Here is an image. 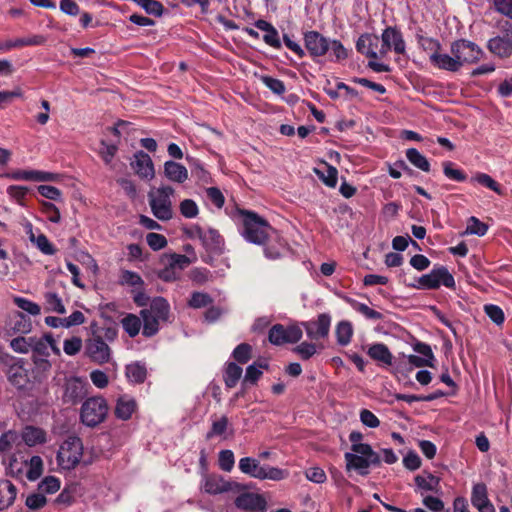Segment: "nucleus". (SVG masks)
I'll list each match as a JSON object with an SVG mask.
<instances>
[{
  "instance_id": "e433bc0d",
  "label": "nucleus",
  "mask_w": 512,
  "mask_h": 512,
  "mask_svg": "<svg viewBox=\"0 0 512 512\" xmlns=\"http://www.w3.org/2000/svg\"><path fill=\"white\" fill-rule=\"evenodd\" d=\"M336 339L340 346H347L353 336V326L351 322L343 320L340 321L336 326Z\"/></svg>"
},
{
  "instance_id": "6e6552de",
  "label": "nucleus",
  "mask_w": 512,
  "mask_h": 512,
  "mask_svg": "<svg viewBox=\"0 0 512 512\" xmlns=\"http://www.w3.org/2000/svg\"><path fill=\"white\" fill-rule=\"evenodd\" d=\"M441 285L447 288H455L454 277L445 266L433 268L430 273L422 275L417 279L416 283L409 286L416 289L435 290Z\"/></svg>"
},
{
  "instance_id": "69168bd1",
  "label": "nucleus",
  "mask_w": 512,
  "mask_h": 512,
  "mask_svg": "<svg viewBox=\"0 0 512 512\" xmlns=\"http://www.w3.org/2000/svg\"><path fill=\"white\" fill-rule=\"evenodd\" d=\"M146 241L149 247L154 251L161 250L167 245L166 237L154 232H150L146 235Z\"/></svg>"
},
{
  "instance_id": "864d4df0",
  "label": "nucleus",
  "mask_w": 512,
  "mask_h": 512,
  "mask_svg": "<svg viewBox=\"0 0 512 512\" xmlns=\"http://www.w3.org/2000/svg\"><path fill=\"white\" fill-rule=\"evenodd\" d=\"M138 6L143 8L148 14L154 16H161L163 13V6L156 0H132Z\"/></svg>"
},
{
  "instance_id": "39448f33",
  "label": "nucleus",
  "mask_w": 512,
  "mask_h": 512,
  "mask_svg": "<svg viewBox=\"0 0 512 512\" xmlns=\"http://www.w3.org/2000/svg\"><path fill=\"white\" fill-rule=\"evenodd\" d=\"M175 193L171 186L152 188L148 192V202L151 212L160 221H169L173 218L172 197Z\"/></svg>"
},
{
  "instance_id": "423d86ee",
  "label": "nucleus",
  "mask_w": 512,
  "mask_h": 512,
  "mask_svg": "<svg viewBox=\"0 0 512 512\" xmlns=\"http://www.w3.org/2000/svg\"><path fill=\"white\" fill-rule=\"evenodd\" d=\"M108 413V404L101 396L88 398L81 407L80 418L84 425L95 427L102 423Z\"/></svg>"
},
{
  "instance_id": "052dcab7",
  "label": "nucleus",
  "mask_w": 512,
  "mask_h": 512,
  "mask_svg": "<svg viewBox=\"0 0 512 512\" xmlns=\"http://www.w3.org/2000/svg\"><path fill=\"white\" fill-rule=\"evenodd\" d=\"M14 303L22 310L28 312L30 315L36 316L40 314V306L23 297H15Z\"/></svg>"
},
{
  "instance_id": "9d476101",
  "label": "nucleus",
  "mask_w": 512,
  "mask_h": 512,
  "mask_svg": "<svg viewBox=\"0 0 512 512\" xmlns=\"http://www.w3.org/2000/svg\"><path fill=\"white\" fill-rule=\"evenodd\" d=\"M302 329L297 325L284 326L273 325L268 333V340L271 344L281 346L286 343H296L302 338Z\"/></svg>"
},
{
  "instance_id": "f257e3e1",
  "label": "nucleus",
  "mask_w": 512,
  "mask_h": 512,
  "mask_svg": "<svg viewBox=\"0 0 512 512\" xmlns=\"http://www.w3.org/2000/svg\"><path fill=\"white\" fill-rule=\"evenodd\" d=\"M239 214L242 218L243 238L249 243L263 246L266 258H280L285 249V242L278 231L253 211L240 210Z\"/></svg>"
},
{
  "instance_id": "a211bd4d",
  "label": "nucleus",
  "mask_w": 512,
  "mask_h": 512,
  "mask_svg": "<svg viewBox=\"0 0 512 512\" xmlns=\"http://www.w3.org/2000/svg\"><path fill=\"white\" fill-rule=\"evenodd\" d=\"M6 178L16 181H55L57 175L51 172H44L38 170H15L8 172L4 175Z\"/></svg>"
},
{
  "instance_id": "f8f14e48",
  "label": "nucleus",
  "mask_w": 512,
  "mask_h": 512,
  "mask_svg": "<svg viewBox=\"0 0 512 512\" xmlns=\"http://www.w3.org/2000/svg\"><path fill=\"white\" fill-rule=\"evenodd\" d=\"M306 334L310 339L317 340L328 336L331 326V316L328 313H321L316 320L303 323Z\"/></svg>"
},
{
  "instance_id": "4be33fe9",
  "label": "nucleus",
  "mask_w": 512,
  "mask_h": 512,
  "mask_svg": "<svg viewBox=\"0 0 512 512\" xmlns=\"http://www.w3.org/2000/svg\"><path fill=\"white\" fill-rule=\"evenodd\" d=\"M235 505L239 509L256 512L264 509L265 500L259 494L243 493L235 499Z\"/></svg>"
},
{
  "instance_id": "5701e85b",
  "label": "nucleus",
  "mask_w": 512,
  "mask_h": 512,
  "mask_svg": "<svg viewBox=\"0 0 512 512\" xmlns=\"http://www.w3.org/2000/svg\"><path fill=\"white\" fill-rule=\"evenodd\" d=\"M7 329L13 334H27L32 330V323L28 316L16 311L9 316Z\"/></svg>"
},
{
  "instance_id": "9b49d317",
  "label": "nucleus",
  "mask_w": 512,
  "mask_h": 512,
  "mask_svg": "<svg viewBox=\"0 0 512 512\" xmlns=\"http://www.w3.org/2000/svg\"><path fill=\"white\" fill-rule=\"evenodd\" d=\"M86 353L92 361L98 364L107 363L111 357V349L100 335H94L87 340Z\"/></svg>"
},
{
  "instance_id": "6ab92c4d",
  "label": "nucleus",
  "mask_w": 512,
  "mask_h": 512,
  "mask_svg": "<svg viewBox=\"0 0 512 512\" xmlns=\"http://www.w3.org/2000/svg\"><path fill=\"white\" fill-rule=\"evenodd\" d=\"M471 503L479 512H495L488 498L487 487L484 483L474 484L471 493Z\"/></svg>"
},
{
  "instance_id": "2f4dec72",
  "label": "nucleus",
  "mask_w": 512,
  "mask_h": 512,
  "mask_svg": "<svg viewBox=\"0 0 512 512\" xmlns=\"http://www.w3.org/2000/svg\"><path fill=\"white\" fill-rule=\"evenodd\" d=\"M125 375L128 382L141 384L146 380L147 368L144 363L136 361L126 365Z\"/></svg>"
},
{
  "instance_id": "aec40b11",
  "label": "nucleus",
  "mask_w": 512,
  "mask_h": 512,
  "mask_svg": "<svg viewBox=\"0 0 512 512\" xmlns=\"http://www.w3.org/2000/svg\"><path fill=\"white\" fill-rule=\"evenodd\" d=\"M429 59L433 66L441 70L457 72L461 68L460 61H458L454 55L436 52L431 53Z\"/></svg>"
},
{
  "instance_id": "7c9ffc66",
  "label": "nucleus",
  "mask_w": 512,
  "mask_h": 512,
  "mask_svg": "<svg viewBox=\"0 0 512 512\" xmlns=\"http://www.w3.org/2000/svg\"><path fill=\"white\" fill-rule=\"evenodd\" d=\"M17 496V488L9 480H0V511L11 506Z\"/></svg>"
},
{
  "instance_id": "3c124183",
  "label": "nucleus",
  "mask_w": 512,
  "mask_h": 512,
  "mask_svg": "<svg viewBox=\"0 0 512 512\" xmlns=\"http://www.w3.org/2000/svg\"><path fill=\"white\" fill-rule=\"evenodd\" d=\"M488 230V226L481 222L478 218L472 216L469 218L465 234L484 236Z\"/></svg>"
},
{
  "instance_id": "dca6fc26",
  "label": "nucleus",
  "mask_w": 512,
  "mask_h": 512,
  "mask_svg": "<svg viewBox=\"0 0 512 512\" xmlns=\"http://www.w3.org/2000/svg\"><path fill=\"white\" fill-rule=\"evenodd\" d=\"M87 382L79 377H71L65 383L64 399L67 402L77 403L87 394Z\"/></svg>"
},
{
  "instance_id": "0e129e2a",
  "label": "nucleus",
  "mask_w": 512,
  "mask_h": 512,
  "mask_svg": "<svg viewBox=\"0 0 512 512\" xmlns=\"http://www.w3.org/2000/svg\"><path fill=\"white\" fill-rule=\"evenodd\" d=\"M18 440V435L14 431H7L0 437V453H7Z\"/></svg>"
},
{
  "instance_id": "8fccbe9b",
  "label": "nucleus",
  "mask_w": 512,
  "mask_h": 512,
  "mask_svg": "<svg viewBox=\"0 0 512 512\" xmlns=\"http://www.w3.org/2000/svg\"><path fill=\"white\" fill-rule=\"evenodd\" d=\"M60 489V480L55 476H47L38 484V491L53 494Z\"/></svg>"
},
{
  "instance_id": "20e7f679",
  "label": "nucleus",
  "mask_w": 512,
  "mask_h": 512,
  "mask_svg": "<svg viewBox=\"0 0 512 512\" xmlns=\"http://www.w3.org/2000/svg\"><path fill=\"white\" fill-rule=\"evenodd\" d=\"M239 470L251 478L258 480L281 481L289 476V471L268 464H261L259 459L243 457L238 463Z\"/></svg>"
},
{
  "instance_id": "c03bdc74",
  "label": "nucleus",
  "mask_w": 512,
  "mask_h": 512,
  "mask_svg": "<svg viewBox=\"0 0 512 512\" xmlns=\"http://www.w3.org/2000/svg\"><path fill=\"white\" fill-rule=\"evenodd\" d=\"M119 283L121 285L131 286L136 289H142L144 286V281L141 276L138 273L130 270H123L121 272Z\"/></svg>"
},
{
  "instance_id": "f3484780",
  "label": "nucleus",
  "mask_w": 512,
  "mask_h": 512,
  "mask_svg": "<svg viewBox=\"0 0 512 512\" xmlns=\"http://www.w3.org/2000/svg\"><path fill=\"white\" fill-rule=\"evenodd\" d=\"M131 166L134 172L143 179L151 180L155 175L152 159L143 151L135 153L134 161L131 162Z\"/></svg>"
},
{
  "instance_id": "79ce46f5",
  "label": "nucleus",
  "mask_w": 512,
  "mask_h": 512,
  "mask_svg": "<svg viewBox=\"0 0 512 512\" xmlns=\"http://www.w3.org/2000/svg\"><path fill=\"white\" fill-rule=\"evenodd\" d=\"M44 299L47 311L58 314H64L66 312L62 299L56 292L49 291L45 293Z\"/></svg>"
},
{
  "instance_id": "ddd939ff",
  "label": "nucleus",
  "mask_w": 512,
  "mask_h": 512,
  "mask_svg": "<svg viewBox=\"0 0 512 512\" xmlns=\"http://www.w3.org/2000/svg\"><path fill=\"white\" fill-rule=\"evenodd\" d=\"M382 46L379 50L381 56L387 54L390 49H394V51L398 54H403L405 52V42L403 40L402 34L400 31L393 27L386 28L382 33Z\"/></svg>"
},
{
  "instance_id": "09e8293b",
  "label": "nucleus",
  "mask_w": 512,
  "mask_h": 512,
  "mask_svg": "<svg viewBox=\"0 0 512 512\" xmlns=\"http://www.w3.org/2000/svg\"><path fill=\"white\" fill-rule=\"evenodd\" d=\"M26 466H28L26 476L30 481H35L42 475L43 461L40 456L31 457Z\"/></svg>"
},
{
  "instance_id": "bb28decb",
  "label": "nucleus",
  "mask_w": 512,
  "mask_h": 512,
  "mask_svg": "<svg viewBox=\"0 0 512 512\" xmlns=\"http://www.w3.org/2000/svg\"><path fill=\"white\" fill-rule=\"evenodd\" d=\"M203 489L211 495L221 494L231 490V483L218 475L206 476L203 482Z\"/></svg>"
},
{
  "instance_id": "49530a36",
  "label": "nucleus",
  "mask_w": 512,
  "mask_h": 512,
  "mask_svg": "<svg viewBox=\"0 0 512 512\" xmlns=\"http://www.w3.org/2000/svg\"><path fill=\"white\" fill-rule=\"evenodd\" d=\"M471 182H477L478 184L494 191L495 193L501 195L502 189L499 183H497L490 175L486 173H476L472 178Z\"/></svg>"
},
{
  "instance_id": "c756f323",
  "label": "nucleus",
  "mask_w": 512,
  "mask_h": 512,
  "mask_svg": "<svg viewBox=\"0 0 512 512\" xmlns=\"http://www.w3.org/2000/svg\"><path fill=\"white\" fill-rule=\"evenodd\" d=\"M255 26L259 30L265 32V34L263 36V40L267 45H269L275 49L281 48L282 45H281V41L279 38V33L271 23H269L265 20H257L255 22Z\"/></svg>"
},
{
  "instance_id": "4c0bfd02",
  "label": "nucleus",
  "mask_w": 512,
  "mask_h": 512,
  "mask_svg": "<svg viewBox=\"0 0 512 512\" xmlns=\"http://www.w3.org/2000/svg\"><path fill=\"white\" fill-rule=\"evenodd\" d=\"M242 368L234 362H230L226 365L224 371V382L227 388H233L237 385L238 381L242 376Z\"/></svg>"
},
{
  "instance_id": "c9c22d12",
  "label": "nucleus",
  "mask_w": 512,
  "mask_h": 512,
  "mask_svg": "<svg viewBox=\"0 0 512 512\" xmlns=\"http://www.w3.org/2000/svg\"><path fill=\"white\" fill-rule=\"evenodd\" d=\"M343 299L348 303L355 311L362 314L365 318L369 320H381L383 319V314L370 308L364 303L358 302L357 300L344 296Z\"/></svg>"
},
{
  "instance_id": "bf43d9fd",
  "label": "nucleus",
  "mask_w": 512,
  "mask_h": 512,
  "mask_svg": "<svg viewBox=\"0 0 512 512\" xmlns=\"http://www.w3.org/2000/svg\"><path fill=\"white\" fill-rule=\"evenodd\" d=\"M316 173L328 187L334 188L336 186L338 179V171L336 168L332 166H327L325 172H320L319 170H316Z\"/></svg>"
},
{
  "instance_id": "c85d7f7f",
  "label": "nucleus",
  "mask_w": 512,
  "mask_h": 512,
  "mask_svg": "<svg viewBox=\"0 0 512 512\" xmlns=\"http://www.w3.org/2000/svg\"><path fill=\"white\" fill-rule=\"evenodd\" d=\"M164 175L166 178L175 183H184L188 179V171L186 167L175 161H166L164 164Z\"/></svg>"
},
{
  "instance_id": "a19ab883",
  "label": "nucleus",
  "mask_w": 512,
  "mask_h": 512,
  "mask_svg": "<svg viewBox=\"0 0 512 512\" xmlns=\"http://www.w3.org/2000/svg\"><path fill=\"white\" fill-rule=\"evenodd\" d=\"M121 325L124 331L131 337L137 336L141 329V319L134 314H127L122 320Z\"/></svg>"
},
{
  "instance_id": "4468645a",
  "label": "nucleus",
  "mask_w": 512,
  "mask_h": 512,
  "mask_svg": "<svg viewBox=\"0 0 512 512\" xmlns=\"http://www.w3.org/2000/svg\"><path fill=\"white\" fill-rule=\"evenodd\" d=\"M6 375L8 381L18 389L25 388L29 382L28 371L22 359L11 358Z\"/></svg>"
},
{
  "instance_id": "2eb2a0df",
  "label": "nucleus",
  "mask_w": 512,
  "mask_h": 512,
  "mask_svg": "<svg viewBox=\"0 0 512 512\" xmlns=\"http://www.w3.org/2000/svg\"><path fill=\"white\" fill-rule=\"evenodd\" d=\"M195 233L206 250L218 254L222 253L224 240L216 229L209 228L208 230H203L200 227H196Z\"/></svg>"
},
{
  "instance_id": "6e6d98bb",
  "label": "nucleus",
  "mask_w": 512,
  "mask_h": 512,
  "mask_svg": "<svg viewBox=\"0 0 512 512\" xmlns=\"http://www.w3.org/2000/svg\"><path fill=\"white\" fill-rule=\"evenodd\" d=\"M252 347L247 343H241L233 350V358L241 363L245 364L251 359Z\"/></svg>"
},
{
  "instance_id": "13d9d810",
  "label": "nucleus",
  "mask_w": 512,
  "mask_h": 512,
  "mask_svg": "<svg viewBox=\"0 0 512 512\" xmlns=\"http://www.w3.org/2000/svg\"><path fill=\"white\" fill-rule=\"evenodd\" d=\"M484 311L490 320L496 325L503 324L505 316L503 310L499 306L494 304H486L484 306Z\"/></svg>"
},
{
  "instance_id": "b1692460",
  "label": "nucleus",
  "mask_w": 512,
  "mask_h": 512,
  "mask_svg": "<svg viewBox=\"0 0 512 512\" xmlns=\"http://www.w3.org/2000/svg\"><path fill=\"white\" fill-rule=\"evenodd\" d=\"M379 43V38L376 35L371 34H362L357 42L356 49L359 53L369 57L371 59L378 58L377 47Z\"/></svg>"
},
{
  "instance_id": "a878e982",
  "label": "nucleus",
  "mask_w": 512,
  "mask_h": 512,
  "mask_svg": "<svg viewBox=\"0 0 512 512\" xmlns=\"http://www.w3.org/2000/svg\"><path fill=\"white\" fill-rule=\"evenodd\" d=\"M137 403L134 398L123 395L117 399L115 406V416L121 420H129L136 411Z\"/></svg>"
},
{
  "instance_id": "37998d69",
  "label": "nucleus",
  "mask_w": 512,
  "mask_h": 512,
  "mask_svg": "<svg viewBox=\"0 0 512 512\" xmlns=\"http://www.w3.org/2000/svg\"><path fill=\"white\" fill-rule=\"evenodd\" d=\"M52 335L45 334L42 337H32L31 351L39 356H49V344H51Z\"/></svg>"
},
{
  "instance_id": "680f3d73",
  "label": "nucleus",
  "mask_w": 512,
  "mask_h": 512,
  "mask_svg": "<svg viewBox=\"0 0 512 512\" xmlns=\"http://www.w3.org/2000/svg\"><path fill=\"white\" fill-rule=\"evenodd\" d=\"M179 209L181 215L189 219L195 218L199 213L198 206L192 199L183 200L179 205Z\"/></svg>"
},
{
  "instance_id": "412c9836",
  "label": "nucleus",
  "mask_w": 512,
  "mask_h": 512,
  "mask_svg": "<svg viewBox=\"0 0 512 512\" xmlns=\"http://www.w3.org/2000/svg\"><path fill=\"white\" fill-rule=\"evenodd\" d=\"M46 42V37L43 35H32L29 37L10 39L6 41H0V51H10L14 48H22L25 46H38L43 45Z\"/></svg>"
},
{
  "instance_id": "a18cd8bd",
  "label": "nucleus",
  "mask_w": 512,
  "mask_h": 512,
  "mask_svg": "<svg viewBox=\"0 0 512 512\" xmlns=\"http://www.w3.org/2000/svg\"><path fill=\"white\" fill-rule=\"evenodd\" d=\"M267 368H268L267 363H263V364L262 363H253V364L249 365L246 368L243 382L255 384L262 376V374H263L262 370L267 369Z\"/></svg>"
},
{
  "instance_id": "473e14b6",
  "label": "nucleus",
  "mask_w": 512,
  "mask_h": 512,
  "mask_svg": "<svg viewBox=\"0 0 512 512\" xmlns=\"http://www.w3.org/2000/svg\"><path fill=\"white\" fill-rule=\"evenodd\" d=\"M368 356L383 365H391L393 355L388 347L383 343L372 344L367 350Z\"/></svg>"
},
{
  "instance_id": "774afa93",
  "label": "nucleus",
  "mask_w": 512,
  "mask_h": 512,
  "mask_svg": "<svg viewBox=\"0 0 512 512\" xmlns=\"http://www.w3.org/2000/svg\"><path fill=\"white\" fill-rule=\"evenodd\" d=\"M235 463L234 453L231 450H222L219 453V467L226 472H230Z\"/></svg>"
},
{
  "instance_id": "72a5a7b5",
  "label": "nucleus",
  "mask_w": 512,
  "mask_h": 512,
  "mask_svg": "<svg viewBox=\"0 0 512 512\" xmlns=\"http://www.w3.org/2000/svg\"><path fill=\"white\" fill-rule=\"evenodd\" d=\"M22 439L26 445L33 447L46 442V432L38 427L26 426L22 431Z\"/></svg>"
},
{
  "instance_id": "393cba45",
  "label": "nucleus",
  "mask_w": 512,
  "mask_h": 512,
  "mask_svg": "<svg viewBox=\"0 0 512 512\" xmlns=\"http://www.w3.org/2000/svg\"><path fill=\"white\" fill-rule=\"evenodd\" d=\"M416 492L421 495L424 492H438L440 490V478L431 473L425 472L415 477Z\"/></svg>"
},
{
  "instance_id": "f704fd0d",
  "label": "nucleus",
  "mask_w": 512,
  "mask_h": 512,
  "mask_svg": "<svg viewBox=\"0 0 512 512\" xmlns=\"http://www.w3.org/2000/svg\"><path fill=\"white\" fill-rule=\"evenodd\" d=\"M144 310L151 313V315L159 321H166L168 320L170 307L166 299L163 297H156L150 303L149 308Z\"/></svg>"
},
{
  "instance_id": "4d7b16f0",
  "label": "nucleus",
  "mask_w": 512,
  "mask_h": 512,
  "mask_svg": "<svg viewBox=\"0 0 512 512\" xmlns=\"http://www.w3.org/2000/svg\"><path fill=\"white\" fill-rule=\"evenodd\" d=\"M47 504V498L41 492L27 496L25 505L29 510H39Z\"/></svg>"
},
{
  "instance_id": "f03ea898",
  "label": "nucleus",
  "mask_w": 512,
  "mask_h": 512,
  "mask_svg": "<svg viewBox=\"0 0 512 512\" xmlns=\"http://www.w3.org/2000/svg\"><path fill=\"white\" fill-rule=\"evenodd\" d=\"M363 438L364 435L360 431H352L349 434L351 451L344 454V459L347 472L355 471L361 476H367L371 466L381 464V458L370 444L363 443Z\"/></svg>"
},
{
  "instance_id": "603ef678",
  "label": "nucleus",
  "mask_w": 512,
  "mask_h": 512,
  "mask_svg": "<svg viewBox=\"0 0 512 512\" xmlns=\"http://www.w3.org/2000/svg\"><path fill=\"white\" fill-rule=\"evenodd\" d=\"M212 302L213 299L209 294L203 292H193L189 299L188 305L191 308L199 309L212 304Z\"/></svg>"
},
{
  "instance_id": "ea45409f",
  "label": "nucleus",
  "mask_w": 512,
  "mask_h": 512,
  "mask_svg": "<svg viewBox=\"0 0 512 512\" xmlns=\"http://www.w3.org/2000/svg\"><path fill=\"white\" fill-rule=\"evenodd\" d=\"M140 316L143 320V335L145 337H152L159 331V320L148 313L144 309L141 310Z\"/></svg>"
},
{
  "instance_id": "1a4fd4ad",
  "label": "nucleus",
  "mask_w": 512,
  "mask_h": 512,
  "mask_svg": "<svg viewBox=\"0 0 512 512\" xmlns=\"http://www.w3.org/2000/svg\"><path fill=\"white\" fill-rule=\"evenodd\" d=\"M450 52L460 61L461 67L465 63H475L482 57V49L469 40L460 39L452 42Z\"/></svg>"
},
{
  "instance_id": "0eeeda50",
  "label": "nucleus",
  "mask_w": 512,
  "mask_h": 512,
  "mask_svg": "<svg viewBox=\"0 0 512 512\" xmlns=\"http://www.w3.org/2000/svg\"><path fill=\"white\" fill-rule=\"evenodd\" d=\"M83 455V444L79 437L69 436L61 445L57 453L58 465L65 470L76 467Z\"/></svg>"
},
{
  "instance_id": "5fc2aeb1",
  "label": "nucleus",
  "mask_w": 512,
  "mask_h": 512,
  "mask_svg": "<svg viewBox=\"0 0 512 512\" xmlns=\"http://www.w3.org/2000/svg\"><path fill=\"white\" fill-rule=\"evenodd\" d=\"M10 347L12 348L13 351L17 353L27 354L29 351H31L32 337H16L11 340Z\"/></svg>"
},
{
  "instance_id": "e2e57ef3",
  "label": "nucleus",
  "mask_w": 512,
  "mask_h": 512,
  "mask_svg": "<svg viewBox=\"0 0 512 512\" xmlns=\"http://www.w3.org/2000/svg\"><path fill=\"white\" fill-rule=\"evenodd\" d=\"M262 83L269 88L273 93L282 95L285 92V84L283 81L273 78L271 76H261Z\"/></svg>"
},
{
  "instance_id": "de8ad7c7",
  "label": "nucleus",
  "mask_w": 512,
  "mask_h": 512,
  "mask_svg": "<svg viewBox=\"0 0 512 512\" xmlns=\"http://www.w3.org/2000/svg\"><path fill=\"white\" fill-rule=\"evenodd\" d=\"M444 175L453 181L464 182L467 179V175L463 170L455 167V164L451 161H444L442 163Z\"/></svg>"
},
{
  "instance_id": "338daca9",
  "label": "nucleus",
  "mask_w": 512,
  "mask_h": 512,
  "mask_svg": "<svg viewBox=\"0 0 512 512\" xmlns=\"http://www.w3.org/2000/svg\"><path fill=\"white\" fill-rule=\"evenodd\" d=\"M168 263L180 273L191 264V260L186 255L174 253L169 255Z\"/></svg>"
},
{
  "instance_id": "cd10ccee",
  "label": "nucleus",
  "mask_w": 512,
  "mask_h": 512,
  "mask_svg": "<svg viewBox=\"0 0 512 512\" xmlns=\"http://www.w3.org/2000/svg\"><path fill=\"white\" fill-rule=\"evenodd\" d=\"M488 49L493 54L506 58L512 54V39L507 36H496L488 41Z\"/></svg>"
},
{
  "instance_id": "7ed1b4c3",
  "label": "nucleus",
  "mask_w": 512,
  "mask_h": 512,
  "mask_svg": "<svg viewBox=\"0 0 512 512\" xmlns=\"http://www.w3.org/2000/svg\"><path fill=\"white\" fill-rule=\"evenodd\" d=\"M303 41L305 49L312 58L325 56L328 52L332 62H340L348 58V51L339 40L327 38L318 31L304 32Z\"/></svg>"
},
{
  "instance_id": "58836bf2",
  "label": "nucleus",
  "mask_w": 512,
  "mask_h": 512,
  "mask_svg": "<svg viewBox=\"0 0 512 512\" xmlns=\"http://www.w3.org/2000/svg\"><path fill=\"white\" fill-rule=\"evenodd\" d=\"M406 157L408 161L416 168L423 172L430 171V163L428 159L421 154L416 148H409L406 150Z\"/></svg>"
}]
</instances>
